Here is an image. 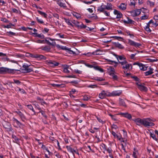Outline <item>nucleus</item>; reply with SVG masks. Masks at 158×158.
I'll return each mask as SVG.
<instances>
[{"label":"nucleus","mask_w":158,"mask_h":158,"mask_svg":"<svg viewBox=\"0 0 158 158\" xmlns=\"http://www.w3.org/2000/svg\"><path fill=\"white\" fill-rule=\"evenodd\" d=\"M134 120L137 125L140 126L143 125L146 127L148 128L149 127H152L155 125L154 123L151 122L152 120L150 118L143 119L137 118Z\"/></svg>","instance_id":"obj_1"},{"label":"nucleus","mask_w":158,"mask_h":158,"mask_svg":"<svg viewBox=\"0 0 158 158\" xmlns=\"http://www.w3.org/2000/svg\"><path fill=\"white\" fill-rule=\"evenodd\" d=\"M12 120L14 126L16 128L22 129L24 125L15 117L12 118Z\"/></svg>","instance_id":"obj_2"},{"label":"nucleus","mask_w":158,"mask_h":158,"mask_svg":"<svg viewBox=\"0 0 158 158\" xmlns=\"http://www.w3.org/2000/svg\"><path fill=\"white\" fill-rule=\"evenodd\" d=\"M15 71H19L18 70L11 69L6 68L0 67V73L1 74L14 73Z\"/></svg>","instance_id":"obj_3"},{"label":"nucleus","mask_w":158,"mask_h":158,"mask_svg":"<svg viewBox=\"0 0 158 158\" xmlns=\"http://www.w3.org/2000/svg\"><path fill=\"white\" fill-rule=\"evenodd\" d=\"M119 63L121 64L122 68L124 70H129L130 67H131V69L132 68V65L128 63L127 60L124 61H119Z\"/></svg>","instance_id":"obj_4"},{"label":"nucleus","mask_w":158,"mask_h":158,"mask_svg":"<svg viewBox=\"0 0 158 158\" xmlns=\"http://www.w3.org/2000/svg\"><path fill=\"white\" fill-rule=\"evenodd\" d=\"M30 65H28L26 63H24L21 69L22 71H24V72L26 73H29L33 71L32 68H29Z\"/></svg>","instance_id":"obj_5"},{"label":"nucleus","mask_w":158,"mask_h":158,"mask_svg":"<svg viewBox=\"0 0 158 158\" xmlns=\"http://www.w3.org/2000/svg\"><path fill=\"white\" fill-rule=\"evenodd\" d=\"M30 55V57L32 58H36L39 60H45L46 59V57L42 55L36 54H31Z\"/></svg>","instance_id":"obj_6"},{"label":"nucleus","mask_w":158,"mask_h":158,"mask_svg":"<svg viewBox=\"0 0 158 158\" xmlns=\"http://www.w3.org/2000/svg\"><path fill=\"white\" fill-rule=\"evenodd\" d=\"M15 113L18 114L22 121L24 122L26 120V116L19 110H17L15 111Z\"/></svg>","instance_id":"obj_7"},{"label":"nucleus","mask_w":158,"mask_h":158,"mask_svg":"<svg viewBox=\"0 0 158 158\" xmlns=\"http://www.w3.org/2000/svg\"><path fill=\"white\" fill-rule=\"evenodd\" d=\"M56 46L57 48H60L63 50L68 51L69 52V53L70 54H71L72 53H73V54L74 53V52L73 51L71 50L70 48L66 47V46H60L59 44H57Z\"/></svg>","instance_id":"obj_8"},{"label":"nucleus","mask_w":158,"mask_h":158,"mask_svg":"<svg viewBox=\"0 0 158 158\" xmlns=\"http://www.w3.org/2000/svg\"><path fill=\"white\" fill-rule=\"evenodd\" d=\"M128 42L130 45L134 46L136 47H139L141 45L140 44L135 42L130 39H128Z\"/></svg>","instance_id":"obj_9"},{"label":"nucleus","mask_w":158,"mask_h":158,"mask_svg":"<svg viewBox=\"0 0 158 158\" xmlns=\"http://www.w3.org/2000/svg\"><path fill=\"white\" fill-rule=\"evenodd\" d=\"M100 51V50L98 49L96 51H94L92 53L91 52H88L87 53H84L83 54L85 55L90 56H91L92 55H101V54L99 52Z\"/></svg>","instance_id":"obj_10"},{"label":"nucleus","mask_w":158,"mask_h":158,"mask_svg":"<svg viewBox=\"0 0 158 158\" xmlns=\"http://www.w3.org/2000/svg\"><path fill=\"white\" fill-rule=\"evenodd\" d=\"M138 86V88L141 91L146 92L147 91L148 89L146 87H145L141 84H139L138 83H136Z\"/></svg>","instance_id":"obj_11"},{"label":"nucleus","mask_w":158,"mask_h":158,"mask_svg":"<svg viewBox=\"0 0 158 158\" xmlns=\"http://www.w3.org/2000/svg\"><path fill=\"white\" fill-rule=\"evenodd\" d=\"M48 63L49 65L52 67H55L58 66L59 64L58 62L52 60H49L48 62Z\"/></svg>","instance_id":"obj_12"},{"label":"nucleus","mask_w":158,"mask_h":158,"mask_svg":"<svg viewBox=\"0 0 158 158\" xmlns=\"http://www.w3.org/2000/svg\"><path fill=\"white\" fill-rule=\"evenodd\" d=\"M122 91L121 90H115L112 92V97L120 96L122 94Z\"/></svg>","instance_id":"obj_13"},{"label":"nucleus","mask_w":158,"mask_h":158,"mask_svg":"<svg viewBox=\"0 0 158 158\" xmlns=\"http://www.w3.org/2000/svg\"><path fill=\"white\" fill-rule=\"evenodd\" d=\"M66 148L69 152H70L73 153V156H74V153L77 154L78 155H79V153L78 151H76L70 147V146H67L66 147Z\"/></svg>","instance_id":"obj_14"},{"label":"nucleus","mask_w":158,"mask_h":158,"mask_svg":"<svg viewBox=\"0 0 158 158\" xmlns=\"http://www.w3.org/2000/svg\"><path fill=\"white\" fill-rule=\"evenodd\" d=\"M4 85L6 86L7 89H9V88H13V86L12 85V83H13V82H12L10 81H7L6 82L3 83Z\"/></svg>","instance_id":"obj_15"},{"label":"nucleus","mask_w":158,"mask_h":158,"mask_svg":"<svg viewBox=\"0 0 158 158\" xmlns=\"http://www.w3.org/2000/svg\"><path fill=\"white\" fill-rule=\"evenodd\" d=\"M113 44L118 49H123L124 48V46L118 42H114Z\"/></svg>","instance_id":"obj_16"},{"label":"nucleus","mask_w":158,"mask_h":158,"mask_svg":"<svg viewBox=\"0 0 158 158\" xmlns=\"http://www.w3.org/2000/svg\"><path fill=\"white\" fill-rule=\"evenodd\" d=\"M114 15H117L116 17L117 19L120 18L122 17L123 15L121 13L116 10H114Z\"/></svg>","instance_id":"obj_17"},{"label":"nucleus","mask_w":158,"mask_h":158,"mask_svg":"<svg viewBox=\"0 0 158 158\" xmlns=\"http://www.w3.org/2000/svg\"><path fill=\"white\" fill-rule=\"evenodd\" d=\"M120 114L122 115L123 116L129 119H131L132 118L131 115L128 113H121Z\"/></svg>","instance_id":"obj_18"},{"label":"nucleus","mask_w":158,"mask_h":158,"mask_svg":"<svg viewBox=\"0 0 158 158\" xmlns=\"http://www.w3.org/2000/svg\"><path fill=\"white\" fill-rule=\"evenodd\" d=\"M114 55L116 57L118 62L119 61V60H120V61H124V60H126V58L122 56H118L115 54H114Z\"/></svg>","instance_id":"obj_19"},{"label":"nucleus","mask_w":158,"mask_h":158,"mask_svg":"<svg viewBox=\"0 0 158 158\" xmlns=\"http://www.w3.org/2000/svg\"><path fill=\"white\" fill-rule=\"evenodd\" d=\"M106 97L105 91L102 90V92L99 94V97L101 99H103L106 98Z\"/></svg>","instance_id":"obj_20"},{"label":"nucleus","mask_w":158,"mask_h":158,"mask_svg":"<svg viewBox=\"0 0 158 158\" xmlns=\"http://www.w3.org/2000/svg\"><path fill=\"white\" fill-rule=\"evenodd\" d=\"M148 69H149V70L144 73L145 76L150 75L153 73V69L152 68L150 67Z\"/></svg>","instance_id":"obj_21"},{"label":"nucleus","mask_w":158,"mask_h":158,"mask_svg":"<svg viewBox=\"0 0 158 158\" xmlns=\"http://www.w3.org/2000/svg\"><path fill=\"white\" fill-rule=\"evenodd\" d=\"M111 134L114 137L117 138L119 140H121V139H123V138L121 137V135H117L115 132L113 131H112Z\"/></svg>","instance_id":"obj_22"},{"label":"nucleus","mask_w":158,"mask_h":158,"mask_svg":"<svg viewBox=\"0 0 158 158\" xmlns=\"http://www.w3.org/2000/svg\"><path fill=\"white\" fill-rule=\"evenodd\" d=\"M119 104L121 106L124 107H126L127 105L123 99L119 98Z\"/></svg>","instance_id":"obj_23"},{"label":"nucleus","mask_w":158,"mask_h":158,"mask_svg":"<svg viewBox=\"0 0 158 158\" xmlns=\"http://www.w3.org/2000/svg\"><path fill=\"white\" fill-rule=\"evenodd\" d=\"M127 21H126L125 20H123V22L125 24H134L135 23L134 21L132 20L131 19L129 18L128 17H127Z\"/></svg>","instance_id":"obj_24"},{"label":"nucleus","mask_w":158,"mask_h":158,"mask_svg":"<svg viewBox=\"0 0 158 158\" xmlns=\"http://www.w3.org/2000/svg\"><path fill=\"white\" fill-rule=\"evenodd\" d=\"M106 60L107 61V62L109 63V64H110L113 65L114 64L115 65H114V66L115 67L117 66L118 64V63L117 62H116L115 61L112 60L108 59H106Z\"/></svg>","instance_id":"obj_25"},{"label":"nucleus","mask_w":158,"mask_h":158,"mask_svg":"<svg viewBox=\"0 0 158 158\" xmlns=\"http://www.w3.org/2000/svg\"><path fill=\"white\" fill-rule=\"evenodd\" d=\"M69 66L68 65L65 64L63 65V71L66 73H69V71L68 70L69 68Z\"/></svg>","instance_id":"obj_26"},{"label":"nucleus","mask_w":158,"mask_h":158,"mask_svg":"<svg viewBox=\"0 0 158 158\" xmlns=\"http://www.w3.org/2000/svg\"><path fill=\"white\" fill-rule=\"evenodd\" d=\"M12 139H13V142L14 143H18V142H19V139L15 135H12Z\"/></svg>","instance_id":"obj_27"},{"label":"nucleus","mask_w":158,"mask_h":158,"mask_svg":"<svg viewBox=\"0 0 158 158\" xmlns=\"http://www.w3.org/2000/svg\"><path fill=\"white\" fill-rule=\"evenodd\" d=\"M155 2L154 0H153L152 1L150 0H148L147 2V4L151 6H153L155 4Z\"/></svg>","instance_id":"obj_28"},{"label":"nucleus","mask_w":158,"mask_h":158,"mask_svg":"<svg viewBox=\"0 0 158 158\" xmlns=\"http://www.w3.org/2000/svg\"><path fill=\"white\" fill-rule=\"evenodd\" d=\"M52 85L55 87H64V84H52Z\"/></svg>","instance_id":"obj_29"},{"label":"nucleus","mask_w":158,"mask_h":158,"mask_svg":"<svg viewBox=\"0 0 158 158\" xmlns=\"http://www.w3.org/2000/svg\"><path fill=\"white\" fill-rule=\"evenodd\" d=\"M139 67L141 70L145 71L147 69L148 66H146L141 63V65H140Z\"/></svg>","instance_id":"obj_30"},{"label":"nucleus","mask_w":158,"mask_h":158,"mask_svg":"<svg viewBox=\"0 0 158 158\" xmlns=\"http://www.w3.org/2000/svg\"><path fill=\"white\" fill-rule=\"evenodd\" d=\"M57 3L58 5L61 7L65 8L66 7V6L65 3H63L60 1V0L57 1Z\"/></svg>","instance_id":"obj_31"},{"label":"nucleus","mask_w":158,"mask_h":158,"mask_svg":"<svg viewBox=\"0 0 158 158\" xmlns=\"http://www.w3.org/2000/svg\"><path fill=\"white\" fill-rule=\"evenodd\" d=\"M41 49L42 50L44 51H45L47 52H49L51 49V48L49 46H46L44 47H42Z\"/></svg>","instance_id":"obj_32"},{"label":"nucleus","mask_w":158,"mask_h":158,"mask_svg":"<svg viewBox=\"0 0 158 158\" xmlns=\"http://www.w3.org/2000/svg\"><path fill=\"white\" fill-rule=\"evenodd\" d=\"M119 8L123 10H124L126 8V5H125L124 3H122L119 6Z\"/></svg>","instance_id":"obj_33"},{"label":"nucleus","mask_w":158,"mask_h":158,"mask_svg":"<svg viewBox=\"0 0 158 158\" xmlns=\"http://www.w3.org/2000/svg\"><path fill=\"white\" fill-rule=\"evenodd\" d=\"M33 34L35 35V37H37L39 38H40L41 39L44 38V36L42 34H38V33H34Z\"/></svg>","instance_id":"obj_34"},{"label":"nucleus","mask_w":158,"mask_h":158,"mask_svg":"<svg viewBox=\"0 0 158 158\" xmlns=\"http://www.w3.org/2000/svg\"><path fill=\"white\" fill-rule=\"evenodd\" d=\"M37 12L40 15L43 16L44 18H47V15L46 13L39 10H38Z\"/></svg>","instance_id":"obj_35"},{"label":"nucleus","mask_w":158,"mask_h":158,"mask_svg":"<svg viewBox=\"0 0 158 158\" xmlns=\"http://www.w3.org/2000/svg\"><path fill=\"white\" fill-rule=\"evenodd\" d=\"M90 98V96L87 95H85L83 96L82 100L84 101H88Z\"/></svg>","instance_id":"obj_36"},{"label":"nucleus","mask_w":158,"mask_h":158,"mask_svg":"<svg viewBox=\"0 0 158 158\" xmlns=\"http://www.w3.org/2000/svg\"><path fill=\"white\" fill-rule=\"evenodd\" d=\"M64 21L69 26H71L72 27H73V26L71 22V21L69 19H67L65 18H64Z\"/></svg>","instance_id":"obj_37"},{"label":"nucleus","mask_w":158,"mask_h":158,"mask_svg":"<svg viewBox=\"0 0 158 158\" xmlns=\"http://www.w3.org/2000/svg\"><path fill=\"white\" fill-rule=\"evenodd\" d=\"M112 5L110 3H107L106 6V9L107 10H112Z\"/></svg>","instance_id":"obj_38"},{"label":"nucleus","mask_w":158,"mask_h":158,"mask_svg":"<svg viewBox=\"0 0 158 158\" xmlns=\"http://www.w3.org/2000/svg\"><path fill=\"white\" fill-rule=\"evenodd\" d=\"M93 79L94 80L98 81H103L105 80V79L102 77H95L93 78Z\"/></svg>","instance_id":"obj_39"},{"label":"nucleus","mask_w":158,"mask_h":158,"mask_svg":"<svg viewBox=\"0 0 158 158\" xmlns=\"http://www.w3.org/2000/svg\"><path fill=\"white\" fill-rule=\"evenodd\" d=\"M110 75L112 77L113 79L114 80H118V78L117 76L115 75L113 73H110Z\"/></svg>","instance_id":"obj_40"},{"label":"nucleus","mask_w":158,"mask_h":158,"mask_svg":"<svg viewBox=\"0 0 158 158\" xmlns=\"http://www.w3.org/2000/svg\"><path fill=\"white\" fill-rule=\"evenodd\" d=\"M30 110H31L34 113V114H35V112L33 108L31 105H28L26 106Z\"/></svg>","instance_id":"obj_41"},{"label":"nucleus","mask_w":158,"mask_h":158,"mask_svg":"<svg viewBox=\"0 0 158 158\" xmlns=\"http://www.w3.org/2000/svg\"><path fill=\"white\" fill-rule=\"evenodd\" d=\"M86 27H87V26L84 25L82 23H81V24H80L79 26H78V28L80 29L85 28Z\"/></svg>","instance_id":"obj_42"},{"label":"nucleus","mask_w":158,"mask_h":158,"mask_svg":"<svg viewBox=\"0 0 158 158\" xmlns=\"http://www.w3.org/2000/svg\"><path fill=\"white\" fill-rule=\"evenodd\" d=\"M73 15L77 19L80 18L81 17V15L80 14L75 12H73Z\"/></svg>","instance_id":"obj_43"},{"label":"nucleus","mask_w":158,"mask_h":158,"mask_svg":"<svg viewBox=\"0 0 158 158\" xmlns=\"http://www.w3.org/2000/svg\"><path fill=\"white\" fill-rule=\"evenodd\" d=\"M13 81L14 82H13L16 84L17 85H20L22 84L21 82L18 80L14 79Z\"/></svg>","instance_id":"obj_44"},{"label":"nucleus","mask_w":158,"mask_h":158,"mask_svg":"<svg viewBox=\"0 0 158 158\" xmlns=\"http://www.w3.org/2000/svg\"><path fill=\"white\" fill-rule=\"evenodd\" d=\"M94 69L96 70L100 71L101 72H103V70L98 66H96L94 67Z\"/></svg>","instance_id":"obj_45"},{"label":"nucleus","mask_w":158,"mask_h":158,"mask_svg":"<svg viewBox=\"0 0 158 158\" xmlns=\"http://www.w3.org/2000/svg\"><path fill=\"white\" fill-rule=\"evenodd\" d=\"M100 148L101 149H102L104 151L106 149L107 146L104 143H102L100 145Z\"/></svg>","instance_id":"obj_46"},{"label":"nucleus","mask_w":158,"mask_h":158,"mask_svg":"<svg viewBox=\"0 0 158 158\" xmlns=\"http://www.w3.org/2000/svg\"><path fill=\"white\" fill-rule=\"evenodd\" d=\"M150 136L154 140L156 141L157 140V139L156 138L155 135L153 133H152V132L150 133Z\"/></svg>","instance_id":"obj_47"},{"label":"nucleus","mask_w":158,"mask_h":158,"mask_svg":"<svg viewBox=\"0 0 158 158\" xmlns=\"http://www.w3.org/2000/svg\"><path fill=\"white\" fill-rule=\"evenodd\" d=\"M6 33L9 36H11L12 35H15L16 34V33H14L11 31H7Z\"/></svg>","instance_id":"obj_48"},{"label":"nucleus","mask_w":158,"mask_h":158,"mask_svg":"<svg viewBox=\"0 0 158 158\" xmlns=\"http://www.w3.org/2000/svg\"><path fill=\"white\" fill-rule=\"evenodd\" d=\"M35 19L38 23L41 24L44 23V21L41 19H39L38 17H36Z\"/></svg>","instance_id":"obj_49"},{"label":"nucleus","mask_w":158,"mask_h":158,"mask_svg":"<svg viewBox=\"0 0 158 158\" xmlns=\"http://www.w3.org/2000/svg\"><path fill=\"white\" fill-rule=\"evenodd\" d=\"M106 97H112V92H110L108 91H105Z\"/></svg>","instance_id":"obj_50"},{"label":"nucleus","mask_w":158,"mask_h":158,"mask_svg":"<svg viewBox=\"0 0 158 158\" xmlns=\"http://www.w3.org/2000/svg\"><path fill=\"white\" fill-rule=\"evenodd\" d=\"M39 113H40L42 115L46 118H47V116L45 114V112L44 111L42 110H40L39 111Z\"/></svg>","instance_id":"obj_51"},{"label":"nucleus","mask_w":158,"mask_h":158,"mask_svg":"<svg viewBox=\"0 0 158 158\" xmlns=\"http://www.w3.org/2000/svg\"><path fill=\"white\" fill-rule=\"evenodd\" d=\"M12 26H14V24H12L11 23H9V24L7 25L6 26H5L4 27L9 28H11Z\"/></svg>","instance_id":"obj_52"},{"label":"nucleus","mask_w":158,"mask_h":158,"mask_svg":"<svg viewBox=\"0 0 158 158\" xmlns=\"http://www.w3.org/2000/svg\"><path fill=\"white\" fill-rule=\"evenodd\" d=\"M44 40H35V42L37 43H40V44L44 43Z\"/></svg>","instance_id":"obj_53"},{"label":"nucleus","mask_w":158,"mask_h":158,"mask_svg":"<svg viewBox=\"0 0 158 158\" xmlns=\"http://www.w3.org/2000/svg\"><path fill=\"white\" fill-rule=\"evenodd\" d=\"M96 118L98 121L99 123H102V124H103V123H104V122H103L100 118L98 117L97 116H96Z\"/></svg>","instance_id":"obj_54"},{"label":"nucleus","mask_w":158,"mask_h":158,"mask_svg":"<svg viewBox=\"0 0 158 158\" xmlns=\"http://www.w3.org/2000/svg\"><path fill=\"white\" fill-rule=\"evenodd\" d=\"M106 150L108 152L109 154L112 153V150L111 149V148L109 147L108 148H106Z\"/></svg>","instance_id":"obj_55"},{"label":"nucleus","mask_w":158,"mask_h":158,"mask_svg":"<svg viewBox=\"0 0 158 158\" xmlns=\"http://www.w3.org/2000/svg\"><path fill=\"white\" fill-rule=\"evenodd\" d=\"M148 17V16L145 15L143 16H142L141 17V20H145L147 19Z\"/></svg>","instance_id":"obj_56"},{"label":"nucleus","mask_w":158,"mask_h":158,"mask_svg":"<svg viewBox=\"0 0 158 158\" xmlns=\"http://www.w3.org/2000/svg\"><path fill=\"white\" fill-rule=\"evenodd\" d=\"M137 152H133L132 154V156L134 158H138L137 155Z\"/></svg>","instance_id":"obj_57"},{"label":"nucleus","mask_w":158,"mask_h":158,"mask_svg":"<svg viewBox=\"0 0 158 158\" xmlns=\"http://www.w3.org/2000/svg\"><path fill=\"white\" fill-rule=\"evenodd\" d=\"M135 10V14L137 15H139L140 14L141 12L140 9H136Z\"/></svg>","instance_id":"obj_58"},{"label":"nucleus","mask_w":158,"mask_h":158,"mask_svg":"<svg viewBox=\"0 0 158 158\" xmlns=\"http://www.w3.org/2000/svg\"><path fill=\"white\" fill-rule=\"evenodd\" d=\"M74 72L77 74H81L82 73V71L80 70H78L77 69H75L74 70Z\"/></svg>","instance_id":"obj_59"},{"label":"nucleus","mask_w":158,"mask_h":158,"mask_svg":"<svg viewBox=\"0 0 158 158\" xmlns=\"http://www.w3.org/2000/svg\"><path fill=\"white\" fill-rule=\"evenodd\" d=\"M115 38V39H116L118 40H123V38L121 37L115 36L113 37Z\"/></svg>","instance_id":"obj_60"},{"label":"nucleus","mask_w":158,"mask_h":158,"mask_svg":"<svg viewBox=\"0 0 158 158\" xmlns=\"http://www.w3.org/2000/svg\"><path fill=\"white\" fill-rule=\"evenodd\" d=\"M145 30L147 31L148 33H150L151 31V30L150 29V28L148 27H144Z\"/></svg>","instance_id":"obj_61"},{"label":"nucleus","mask_w":158,"mask_h":158,"mask_svg":"<svg viewBox=\"0 0 158 158\" xmlns=\"http://www.w3.org/2000/svg\"><path fill=\"white\" fill-rule=\"evenodd\" d=\"M121 145L122 146V148L124 150L125 152H127L125 149L126 145H124L123 143H122L121 144Z\"/></svg>","instance_id":"obj_62"},{"label":"nucleus","mask_w":158,"mask_h":158,"mask_svg":"<svg viewBox=\"0 0 158 158\" xmlns=\"http://www.w3.org/2000/svg\"><path fill=\"white\" fill-rule=\"evenodd\" d=\"M98 10L100 11V12H103L104 11V10L101 6L98 7Z\"/></svg>","instance_id":"obj_63"},{"label":"nucleus","mask_w":158,"mask_h":158,"mask_svg":"<svg viewBox=\"0 0 158 158\" xmlns=\"http://www.w3.org/2000/svg\"><path fill=\"white\" fill-rule=\"evenodd\" d=\"M110 73H114L115 72V70L114 68L113 67H110Z\"/></svg>","instance_id":"obj_64"}]
</instances>
